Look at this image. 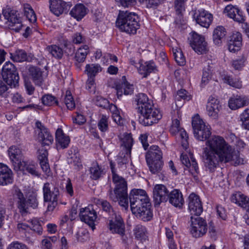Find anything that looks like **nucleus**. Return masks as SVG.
I'll use <instances>...</instances> for the list:
<instances>
[{"mask_svg": "<svg viewBox=\"0 0 249 249\" xmlns=\"http://www.w3.org/2000/svg\"><path fill=\"white\" fill-rule=\"evenodd\" d=\"M206 144L207 147L204 148L203 157L204 167L206 171L213 173L220 162L230 159L231 147L219 136L213 137Z\"/></svg>", "mask_w": 249, "mask_h": 249, "instance_id": "1", "label": "nucleus"}, {"mask_svg": "<svg viewBox=\"0 0 249 249\" xmlns=\"http://www.w3.org/2000/svg\"><path fill=\"white\" fill-rule=\"evenodd\" d=\"M129 202L132 213L142 220L150 221L153 217V212L150 199L142 189H133L129 194Z\"/></svg>", "mask_w": 249, "mask_h": 249, "instance_id": "2", "label": "nucleus"}, {"mask_svg": "<svg viewBox=\"0 0 249 249\" xmlns=\"http://www.w3.org/2000/svg\"><path fill=\"white\" fill-rule=\"evenodd\" d=\"M112 174V181L115 184L113 190L110 189L108 191L107 196L109 199L113 202H118L119 205L124 210H127L129 201L127 194V182L122 177L119 176L116 172L115 167L110 164Z\"/></svg>", "mask_w": 249, "mask_h": 249, "instance_id": "3", "label": "nucleus"}, {"mask_svg": "<svg viewBox=\"0 0 249 249\" xmlns=\"http://www.w3.org/2000/svg\"><path fill=\"white\" fill-rule=\"evenodd\" d=\"M116 25L121 32L135 35L140 26L139 17L135 13L120 11L116 19Z\"/></svg>", "mask_w": 249, "mask_h": 249, "instance_id": "4", "label": "nucleus"}, {"mask_svg": "<svg viewBox=\"0 0 249 249\" xmlns=\"http://www.w3.org/2000/svg\"><path fill=\"white\" fill-rule=\"evenodd\" d=\"M145 159L150 172L158 175L160 177H163L162 153L159 146H151L146 154Z\"/></svg>", "mask_w": 249, "mask_h": 249, "instance_id": "5", "label": "nucleus"}, {"mask_svg": "<svg viewBox=\"0 0 249 249\" xmlns=\"http://www.w3.org/2000/svg\"><path fill=\"white\" fill-rule=\"evenodd\" d=\"M13 196L17 206L22 215H26L29 212L30 208L34 209L38 207V202L36 195H30L25 198L21 191L16 188Z\"/></svg>", "mask_w": 249, "mask_h": 249, "instance_id": "6", "label": "nucleus"}, {"mask_svg": "<svg viewBox=\"0 0 249 249\" xmlns=\"http://www.w3.org/2000/svg\"><path fill=\"white\" fill-rule=\"evenodd\" d=\"M44 202H48L47 211L53 212L58 204L60 192L58 187L52 183L46 182L43 187Z\"/></svg>", "mask_w": 249, "mask_h": 249, "instance_id": "7", "label": "nucleus"}, {"mask_svg": "<svg viewBox=\"0 0 249 249\" xmlns=\"http://www.w3.org/2000/svg\"><path fill=\"white\" fill-rule=\"evenodd\" d=\"M3 18L5 23L7 24L11 30L16 32H19L22 24L19 13L18 11L10 8L3 9L2 15H0V19L3 21Z\"/></svg>", "mask_w": 249, "mask_h": 249, "instance_id": "8", "label": "nucleus"}, {"mask_svg": "<svg viewBox=\"0 0 249 249\" xmlns=\"http://www.w3.org/2000/svg\"><path fill=\"white\" fill-rule=\"evenodd\" d=\"M1 74L3 81L10 88L18 87L19 76L16 67L12 63H5L2 67Z\"/></svg>", "mask_w": 249, "mask_h": 249, "instance_id": "9", "label": "nucleus"}, {"mask_svg": "<svg viewBox=\"0 0 249 249\" xmlns=\"http://www.w3.org/2000/svg\"><path fill=\"white\" fill-rule=\"evenodd\" d=\"M195 138L199 141L207 140L211 135V128L206 125L198 115L194 117L192 122Z\"/></svg>", "mask_w": 249, "mask_h": 249, "instance_id": "10", "label": "nucleus"}, {"mask_svg": "<svg viewBox=\"0 0 249 249\" xmlns=\"http://www.w3.org/2000/svg\"><path fill=\"white\" fill-rule=\"evenodd\" d=\"M108 230L111 233L119 234L123 243H125L127 237L125 234V224L120 215L115 214L107 223Z\"/></svg>", "mask_w": 249, "mask_h": 249, "instance_id": "11", "label": "nucleus"}, {"mask_svg": "<svg viewBox=\"0 0 249 249\" xmlns=\"http://www.w3.org/2000/svg\"><path fill=\"white\" fill-rule=\"evenodd\" d=\"M191 233L193 237L198 238L204 235L207 231L206 221L199 216L191 217Z\"/></svg>", "mask_w": 249, "mask_h": 249, "instance_id": "12", "label": "nucleus"}, {"mask_svg": "<svg viewBox=\"0 0 249 249\" xmlns=\"http://www.w3.org/2000/svg\"><path fill=\"white\" fill-rule=\"evenodd\" d=\"M162 118L160 110L154 107L139 118L140 124L144 126H151L158 123Z\"/></svg>", "mask_w": 249, "mask_h": 249, "instance_id": "13", "label": "nucleus"}, {"mask_svg": "<svg viewBox=\"0 0 249 249\" xmlns=\"http://www.w3.org/2000/svg\"><path fill=\"white\" fill-rule=\"evenodd\" d=\"M188 39L191 47L196 53L199 54L206 53L207 45L203 36L192 32Z\"/></svg>", "mask_w": 249, "mask_h": 249, "instance_id": "14", "label": "nucleus"}, {"mask_svg": "<svg viewBox=\"0 0 249 249\" xmlns=\"http://www.w3.org/2000/svg\"><path fill=\"white\" fill-rule=\"evenodd\" d=\"M36 126L38 131L37 140L42 146H49L53 142V138L46 127L40 121H36Z\"/></svg>", "mask_w": 249, "mask_h": 249, "instance_id": "15", "label": "nucleus"}, {"mask_svg": "<svg viewBox=\"0 0 249 249\" xmlns=\"http://www.w3.org/2000/svg\"><path fill=\"white\" fill-rule=\"evenodd\" d=\"M169 191L166 187L162 184H157L153 191V202L155 207H158L162 203L166 202L168 199Z\"/></svg>", "mask_w": 249, "mask_h": 249, "instance_id": "16", "label": "nucleus"}, {"mask_svg": "<svg viewBox=\"0 0 249 249\" xmlns=\"http://www.w3.org/2000/svg\"><path fill=\"white\" fill-rule=\"evenodd\" d=\"M170 132L172 135L179 133L181 139V144L183 149L186 150L189 145L188 136L185 130L180 126V122L177 119H173L170 128Z\"/></svg>", "mask_w": 249, "mask_h": 249, "instance_id": "17", "label": "nucleus"}, {"mask_svg": "<svg viewBox=\"0 0 249 249\" xmlns=\"http://www.w3.org/2000/svg\"><path fill=\"white\" fill-rule=\"evenodd\" d=\"M80 220L87 224L93 231L95 228L94 222L97 216L95 211L91 207L82 208L79 213Z\"/></svg>", "mask_w": 249, "mask_h": 249, "instance_id": "18", "label": "nucleus"}, {"mask_svg": "<svg viewBox=\"0 0 249 249\" xmlns=\"http://www.w3.org/2000/svg\"><path fill=\"white\" fill-rule=\"evenodd\" d=\"M137 102L136 109L141 116H142L154 107L153 101L144 93L139 94Z\"/></svg>", "mask_w": 249, "mask_h": 249, "instance_id": "19", "label": "nucleus"}, {"mask_svg": "<svg viewBox=\"0 0 249 249\" xmlns=\"http://www.w3.org/2000/svg\"><path fill=\"white\" fill-rule=\"evenodd\" d=\"M188 209L191 214L199 216L203 212L202 202L198 196L192 193L188 197Z\"/></svg>", "mask_w": 249, "mask_h": 249, "instance_id": "20", "label": "nucleus"}, {"mask_svg": "<svg viewBox=\"0 0 249 249\" xmlns=\"http://www.w3.org/2000/svg\"><path fill=\"white\" fill-rule=\"evenodd\" d=\"M193 17L197 24L205 28L209 27L213 19L212 14L203 9L196 10Z\"/></svg>", "mask_w": 249, "mask_h": 249, "instance_id": "21", "label": "nucleus"}, {"mask_svg": "<svg viewBox=\"0 0 249 249\" xmlns=\"http://www.w3.org/2000/svg\"><path fill=\"white\" fill-rule=\"evenodd\" d=\"M50 3L51 11L56 16L67 13L72 6L71 2H66L62 0H50Z\"/></svg>", "mask_w": 249, "mask_h": 249, "instance_id": "22", "label": "nucleus"}, {"mask_svg": "<svg viewBox=\"0 0 249 249\" xmlns=\"http://www.w3.org/2000/svg\"><path fill=\"white\" fill-rule=\"evenodd\" d=\"M231 199L232 202L238 204L246 211L247 218L246 222L249 225V197L238 192L232 195Z\"/></svg>", "mask_w": 249, "mask_h": 249, "instance_id": "23", "label": "nucleus"}, {"mask_svg": "<svg viewBox=\"0 0 249 249\" xmlns=\"http://www.w3.org/2000/svg\"><path fill=\"white\" fill-rule=\"evenodd\" d=\"M8 152L14 170L16 171H19L21 164L24 162L21 150L16 146H12L9 148Z\"/></svg>", "mask_w": 249, "mask_h": 249, "instance_id": "24", "label": "nucleus"}, {"mask_svg": "<svg viewBox=\"0 0 249 249\" xmlns=\"http://www.w3.org/2000/svg\"><path fill=\"white\" fill-rule=\"evenodd\" d=\"M14 175L11 169L6 165L0 163V185L5 186L12 184Z\"/></svg>", "mask_w": 249, "mask_h": 249, "instance_id": "25", "label": "nucleus"}, {"mask_svg": "<svg viewBox=\"0 0 249 249\" xmlns=\"http://www.w3.org/2000/svg\"><path fill=\"white\" fill-rule=\"evenodd\" d=\"M180 160L182 163L189 170L191 174L195 178L199 173L197 163L192 155L190 156V160L187 155L181 154Z\"/></svg>", "mask_w": 249, "mask_h": 249, "instance_id": "26", "label": "nucleus"}, {"mask_svg": "<svg viewBox=\"0 0 249 249\" xmlns=\"http://www.w3.org/2000/svg\"><path fill=\"white\" fill-rule=\"evenodd\" d=\"M221 107V106L219 105L218 99L211 96L209 98L206 107L208 115L213 119H217Z\"/></svg>", "mask_w": 249, "mask_h": 249, "instance_id": "27", "label": "nucleus"}, {"mask_svg": "<svg viewBox=\"0 0 249 249\" xmlns=\"http://www.w3.org/2000/svg\"><path fill=\"white\" fill-rule=\"evenodd\" d=\"M29 75L36 86L42 87L44 79L43 75L44 71L37 67L32 66L28 70Z\"/></svg>", "mask_w": 249, "mask_h": 249, "instance_id": "28", "label": "nucleus"}, {"mask_svg": "<svg viewBox=\"0 0 249 249\" xmlns=\"http://www.w3.org/2000/svg\"><path fill=\"white\" fill-rule=\"evenodd\" d=\"M242 45V36L238 32L233 33L230 36L228 44V48L230 52L235 53L240 49Z\"/></svg>", "mask_w": 249, "mask_h": 249, "instance_id": "29", "label": "nucleus"}, {"mask_svg": "<svg viewBox=\"0 0 249 249\" xmlns=\"http://www.w3.org/2000/svg\"><path fill=\"white\" fill-rule=\"evenodd\" d=\"M224 12L227 13L228 17L235 21L243 22L245 20V17L243 15V12L237 7L228 5L225 7Z\"/></svg>", "mask_w": 249, "mask_h": 249, "instance_id": "30", "label": "nucleus"}, {"mask_svg": "<svg viewBox=\"0 0 249 249\" xmlns=\"http://www.w3.org/2000/svg\"><path fill=\"white\" fill-rule=\"evenodd\" d=\"M249 105V98L245 95H236L231 97L229 101V107L235 110Z\"/></svg>", "mask_w": 249, "mask_h": 249, "instance_id": "31", "label": "nucleus"}, {"mask_svg": "<svg viewBox=\"0 0 249 249\" xmlns=\"http://www.w3.org/2000/svg\"><path fill=\"white\" fill-rule=\"evenodd\" d=\"M56 146L58 149H65L67 148L71 142L69 136L64 133L61 128H58L55 132Z\"/></svg>", "mask_w": 249, "mask_h": 249, "instance_id": "32", "label": "nucleus"}, {"mask_svg": "<svg viewBox=\"0 0 249 249\" xmlns=\"http://www.w3.org/2000/svg\"><path fill=\"white\" fill-rule=\"evenodd\" d=\"M124 79L125 81L121 83L116 85V89L117 90V95L118 98H120L124 94L125 95H131L133 93L134 86L130 84L125 80V76L123 77V79Z\"/></svg>", "mask_w": 249, "mask_h": 249, "instance_id": "33", "label": "nucleus"}, {"mask_svg": "<svg viewBox=\"0 0 249 249\" xmlns=\"http://www.w3.org/2000/svg\"><path fill=\"white\" fill-rule=\"evenodd\" d=\"M170 203L176 207L181 208L183 203L184 199L181 192L177 189H174L168 194V199Z\"/></svg>", "mask_w": 249, "mask_h": 249, "instance_id": "34", "label": "nucleus"}, {"mask_svg": "<svg viewBox=\"0 0 249 249\" xmlns=\"http://www.w3.org/2000/svg\"><path fill=\"white\" fill-rule=\"evenodd\" d=\"M89 53V48L86 45H83L77 50L74 57L75 61V65L77 68H81V63L84 62Z\"/></svg>", "mask_w": 249, "mask_h": 249, "instance_id": "35", "label": "nucleus"}, {"mask_svg": "<svg viewBox=\"0 0 249 249\" xmlns=\"http://www.w3.org/2000/svg\"><path fill=\"white\" fill-rule=\"evenodd\" d=\"M67 161L69 164L78 165L81 162L80 154L76 146H72L67 152Z\"/></svg>", "mask_w": 249, "mask_h": 249, "instance_id": "36", "label": "nucleus"}, {"mask_svg": "<svg viewBox=\"0 0 249 249\" xmlns=\"http://www.w3.org/2000/svg\"><path fill=\"white\" fill-rule=\"evenodd\" d=\"M227 34L226 29L223 26H217L213 30V43L217 45L221 44Z\"/></svg>", "mask_w": 249, "mask_h": 249, "instance_id": "37", "label": "nucleus"}, {"mask_svg": "<svg viewBox=\"0 0 249 249\" xmlns=\"http://www.w3.org/2000/svg\"><path fill=\"white\" fill-rule=\"evenodd\" d=\"M11 58L14 61L21 62L23 61H31L33 55H27L25 51L22 50H17L14 53H10Z\"/></svg>", "mask_w": 249, "mask_h": 249, "instance_id": "38", "label": "nucleus"}, {"mask_svg": "<svg viewBox=\"0 0 249 249\" xmlns=\"http://www.w3.org/2000/svg\"><path fill=\"white\" fill-rule=\"evenodd\" d=\"M156 70V66L152 61H147L141 64L138 69L139 73L143 77H146L151 72H154Z\"/></svg>", "mask_w": 249, "mask_h": 249, "instance_id": "39", "label": "nucleus"}, {"mask_svg": "<svg viewBox=\"0 0 249 249\" xmlns=\"http://www.w3.org/2000/svg\"><path fill=\"white\" fill-rule=\"evenodd\" d=\"M87 14V8L83 4H77L70 11V14L77 20H81Z\"/></svg>", "mask_w": 249, "mask_h": 249, "instance_id": "40", "label": "nucleus"}, {"mask_svg": "<svg viewBox=\"0 0 249 249\" xmlns=\"http://www.w3.org/2000/svg\"><path fill=\"white\" fill-rule=\"evenodd\" d=\"M133 231L135 238L138 239L145 241L148 237L146 228L141 224L135 226Z\"/></svg>", "mask_w": 249, "mask_h": 249, "instance_id": "41", "label": "nucleus"}, {"mask_svg": "<svg viewBox=\"0 0 249 249\" xmlns=\"http://www.w3.org/2000/svg\"><path fill=\"white\" fill-rule=\"evenodd\" d=\"M123 150L127 152H131L133 144V139L131 133H124L122 138Z\"/></svg>", "mask_w": 249, "mask_h": 249, "instance_id": "42", "label": "nucleus"}, {"mask_svg": "<svg viewBox=\"0 0 249 249\" xmlns=\"http://www.w3.org/2000/svg\"><path fill=\"white\" fill-rule=\"evenodd\" d=\"M101 71L102 68L99 64H89L86 66L85 72L88 77L94 78L96 75Z\"/></svg>", "mask_w": 249, "mask_h": 249, "instance_id": "43", "label": "nucleus"}, {"mask_svg": "<svg viewBox=\"0 0 249 249\" xmlns=\"http://www.w3.org/2000/svg\"><path fill=\"white\" fill-rule=\"evenodd\" d=\"M90 177L92 179L97 180L104 174L103 170L97 163H93L89 169Z\"/></svg>", "mask_w": 249, "mask_h": 249, "instance_id": "44", "label": "nucleus"}, {"mask_svg": "<svg viewBox=\"0 0 249 249\" xmlns=\"http://www.w3.org/2000/svg\"><path fill=\"white\" fill-rule=\"evenodd\" d=\"M20 166L19 170L26 171L33 176L39 177L40 176L38 172L36 170V166L34 164L24 161L21 164Z\"/></svg>", "mask_w": 249, "mask_h": 249, "instance_id": "45", "label": "nucleus"}, {"mask_svg": "<svg viewBox=\"0 0 249 249\" xmlns=\"http://www.w3.org/2000/svg\"><path fill=\"white\" fill-rule=\"evenodd\" d=\"M97 203L101 206L102 210L108 215L114 216L116 214L113 206L107 200L103 199H98Z\"/></svg>", "mask_w": 249, "mask_h": 249, "instance_id": "46", "label": "nucleus"}, {"mask_svg": "<svg viewBox=\"0 0 249 249\" xmlns=\"http://www.w3.org/2000/svg\"><path fill=\"white\" fill-rule=\"evenodd\" d=\"M46 49L49 53L56 59H60L63 56L62 49L56 45L48 46Z\"/></svg>", "mask_w": 249, "mask_h": 249, "instance_id": "47", "label": "nucleus"}, {"mask_svg": "<svg viewBox=\"0 0 249 249\" xmlns=\"http://www.w3.org/2000/svg\"><path fill=\"white\" fill-rule=\"evenodd\" d=\"M23 11L24 16L31 23H35L36 21V17L35 11L32 6L28 3L23 5Z\"/></svg>", "mask_w": 249, "mask_h": 249, "instance_id": "48", "label": "nucleus"}, {"mask_svg": "<svg viewBox=\"0 0 249 249\" xmlns=\"http://www.w3.org/2000/svg\"><path fill=\"white\" fill-rule=\"evenodd\" d=\"M213 66H211L209 63H207V66H205L202 73L201 86H204L207 84L211 79Z\"/></svg>", "mask_w": 249, "mask_h": 249, "instance_id": "49", "label": "nucleus"}, {"mask_svg": "<svg viewBox=\"0 0 249 249\" xmlns=\"http://www.w3.org/2000/svg\"><path fill=\"white\" fill-rule=\"evenodd\" d=\"M223 79L225 83L232 87L237 89H241L242 87V82L238 78H234L231 76L226 75Z\"/></svg>", "mask_w": 249, "mask_h": 249, "instance_id": "50", "label": "nucleus"}, {"mask_svg": "<svg viewBox=\"0 0 249 249\" xmlns=\"http://www.w3.org/2000/svg\"><path fill=\"white\" fill-rule=\"evenodd\" d=\"M131 152L122 150L119 154L117 159L118 164L120 167L126 164L129 162L130 158Z\"/></svg>", "mask_w": 249, "mask_h": 249, "instance_id": "51", "label": "nucleus"}, {"mask_svg": "<svg viewBox=\"0 0 249 249\" xmlns=\"http://www.w3.org/2000/svg\"><path fill=\"white\" fill-rule=\"evenodd\" d=\"M173 53L176 62L180 66L185 64L186 59L180 49H173Z\"/></svg>", "mask_w": 249, "mask_h": 249, "instance_id": "52", "label": "nucleus"}, {"mask_svg": "<svg viewBox=\"0 0 249 249\" xmlns=\"http://www.w3.org/2000/svg\"><path fill=\"white\" fill-rule=\"evenodd\" d=\"M41 102L46 106L57 105L58 104V101L55 97L50 94H47L43 95L41 98Z\"/></svg>", "mask_w": 249, "mask_h": 249, "instance_id": "53", "label": "nucleus"}, {"mask_svg": "<svg viewBox=\"0 0 249 249\" xmlns=\"http://www.w3.org/2000/svg\"><path fill=\"white\" fill-rule=\"evenodd\" d=\"M230 159L227 160H223V162H228L231 160L234 162L236 165L243 164L244 163V159L242 157H241L238 152H234L233 153L232 150L230 152Z\"/></svg>", "mask_w": 249, "mask_h": 249, "instance_id": "54", "label": "nucleus"}, {"mask_svg": "<svg viewBox=\"0 0 249 249\" xmlns=\"http://www.w3.org/2000/svg\"><path fill=\"white\" fill-rule=\"evenodd\" d=\"M242 126L245 129L249 130V109H245L240 115Z\"/></svg>", "mask_w": 249, "mask_h": 249, "instance_id": "55", "label": "nucleus"}, {"mask_svg": "<svg viewBox=\"0 0 249 249\" xmlns=\"http://www.w3.org/2000/svg\"><path fill=\"white\" fill-rule=\"evenodd\" d=\"M108 117L102 115L98 123V128L102 132H105L108 129Z\"/></svg>", "mask_w": 249, "mask_h": 249, "instance_id": "56", "label": "nucleus"}, {"mask_svg": "<svg viewBox=\"0 0 249 249\" xmlns=\"http://www.w3.org/2000/svg\"><path fill=\"white\" fill-rule=\"evenodd\" d=\"M187 0H175L174 9L176 14L183 13L185 10V3Z\"/></svg>", "mask_w": 249, "mask_h": 249, "instance_id": "57", "label": "nucleus"}, {"mask_svg": "<svg viewBox=\"0 0 249 249\" xmlns=\"http://www.w3.org/2000/svg\"><path fill=\"white\" fill-rule=\"evenodd\" d=\"M64 102L68 109L71 110L75 108V103L71 93L69 90L66 91Z\"/></svg>", "mask_w": 249, "mask_h": 249, "instance_id": "58", "label": "nucleus"}, {"mask_svg": "<svg viewBox=\"0 0 249 249\" xmlns=\"http://www.w3.org/2000/svg\"><path fill=\"white\" fill-rule=\"evenodd\" d=\"M246 59L244 57H240L232 61V67L235 70L240 71L245 66Z\"/></svg>", "mask_w": 249, "mask_h": 249, "instance_id": "59", "label": "nucleus"}, {"mask_svg": "<svg viewBox=\"0 0 249 249\" xmlns=\"http://www.w3.org/2000/svg\"><path fill=\"white\" fill-rule=\"evenodd\" d=\"M31 225L29 226V228L37 232L38 234H40L42 231V228L40 224V222L37 219H32L31 221Z\"/></svg>", "mask_w": 249, "mask_h": 249, "instance_id": "60", "label": "nucleus"}, {"mask_svg": "<svg viewBox=\"0 0 249 249\" xmlns=\"http://www.w3.org/2000/svg\"><path fill=\"white\" fill-rule=\"evenodd\" d=\"M96 105L104 108H107L109 106V102L101 96H97L95 99Z\"/></svg>", "mask_w": 249, "mask_h": 249, "instance_id": "61", "label": "nucleus"}, {"mask_svg": "<svg viewBox=\"0 0 249 249\" xmlns=\"http://www.w3.org/2000/svg\"><path fill=\"white\" fill-rule=\"evenodd\" d=\"M7 249H29L26 245L19 242L18 241H14L12 242L8 245Z\"/></svg>", "mask_w": 249, "mask_h": 249, "instance_id": "62", "label": "nucleus"}, {"mask_svg": "<svg viewBox=\"0 0 249 249\" xmlns=\"http://www.w3.org/2000/svg\"><path fill=\"white\" fill-rule=\"evenodd\" d=\"M89 234L86 231H84L82 232H78L76 234V238L78 241L84 243L89 239Z\"/></svg>", "mask_w": 249, "mask_h": 249, "instance_id": "63", "label": "nucleus"}, {"mask_svg": "<svg viewBox=\"0 0 249 249\" xmlns=\"http://www.w3.org/2000/svg\"><path fill=\"white\" fill-rule=\"evenodd\" d=\"M6 84L4 81L0 80V95L4 98L8 97V94L6 92L9 89Z\"/></svg>", "mask_w": 249, "mask_h": 249, "instance_id": "64", "label": "nucleus"}]
</instances>
